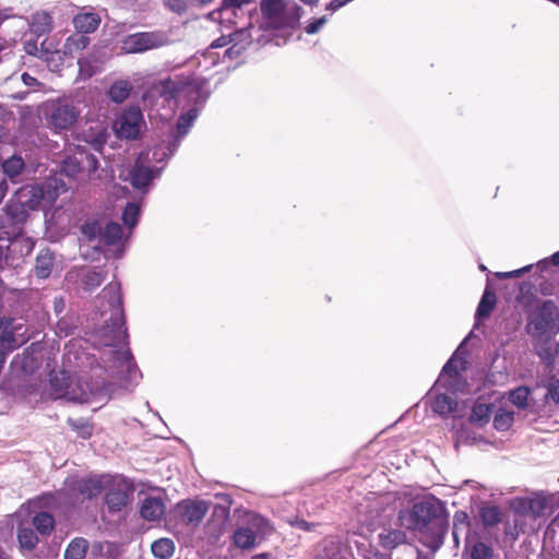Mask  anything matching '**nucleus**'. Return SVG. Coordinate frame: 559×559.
I'll use <instances>...</instances> for the list:
<instances>
[{
  "label": "nucleus",
  "mask_w": 559,
  "mask_h": 559,
  "mask_svg": "<svg viewBox=\"0 0 559 559\" xmlns=\"http://www.w3.org/2000/svg\"><path fill=\"white\" fill-rule=\"evenodd\" d=\"M79 155L83 160L82 169H86L88 173H94L97 169L98 162L94 155L85 154L83 152H80Z\"/></svg>",
  "instance_id": "45"
},
{
  "label": "nucleus",
  "mask_w": 559,
  "mask_h": 559,
  "mask_svg": "<svg viewBox=\"0 0 559 559\" xmlns=\"http://www.w3.org/2000/svg\"><path fill=\"white\" fill-rule=\"evenodd\" d=\"M52 185L49 182L46 186L40 185H28L22 187L15 194L16 200L23 206H26L28 210H35L41 200H47L48 202H53L58 195V186L55 185V191L51 192L50 189Z\"/></svg>",
  "instance_id": "5"
},
{
  "label": "nucleus",
  "mask_w": 559,
  "mask_h": 559,
  "mask_svg": "<svg viewBox=\"0 0 559 559\" xmlns=\"http://www.w3.org/2000/svg\"><path fill=\"white\" fill-rule=\"evenodd\" d=\"M165 512V506L159 498H146L141 507V515L148 521H156Z\"/></svg>",
  "instance_id": "18"
},
{
  "label": "nucleus",
  "mask_w": 559,
  "mask_h": 559,
  "mask_svg": "<svg viewBox=\"0 0 559 559\" xmlns=\"http://www.w3.org/2000/svg\"><path fill=\"white\" fill-rule=\"evenodd\" d=\"M200 88V83L194 79L182 78L162 81L157 86L156 91L168 98H180L190 97Z\"/></svg>",
  "instance_id": "8"
},
{
  "label": "nucleus",
  "mask_w": 559,
  "mask_h": 559,
  "mask_svg": "<svg viewBox=\"0 0 559 559\" xmlns=\"http://www.w3.org/2000/svg\"><path fill=\"white\" fill-rule=\"evenodd\" d=\"M82 163L80 155L68 157L62 163L61 171L68 177H75L82 170Z\"/></svg>",
  "instance_id": "32"
},
{
  "label": "nucleus",
  "mask_w": 559,
  "mask_h": 559,
  "mask_svg": "<svg viewBox=\"0 0 559 559\" xmlns=\"http://www.w3.org/2000/svg\"><path fill=\"white\" fill-rule=\"evenodd\" d=\"M480 518L486 526H493L501 521L500 511L495 506H487L481 508Z\"/></svg>",
  "instance_id": "35"
},
{
  "label": "nucleus",
  "mask_w": 559,
  "mask_h": 559,
  "mask_svg": "<svg viewBox=\"0 0 559 559\" xmlns=\"http://www.w3.org/2000/svg\"><path fill=\"white\" fill-rule=\"evenodd\" d=\"M19 543L24 549H33L38 543L36 534L31 528L21 527L17 534Z\"/></svg>",
  "instance_id": "36"
},
{
  "label": "nucleus",
  "mask_w": 559,
  "mask_h": 559,
  "mask_svg": "<svg viewBox=\"0 0 559 559\" xmlns=\"http://www.w3.org/2000/svg\"><path fill=\"white\" fill-rule=\"evenodd\" d=\"M558 317L559 310L556 305L549 300L545 301L531 313L527 330L537 336L556 334L559 332V323L556 322Z\"/></svg>",
  "instance_id": "4"
},
{
  "label": "nucleus",
  "mask_w": 559,
  "mask_h": 559,
  "mask_svg": "<svg viewBox=\"0 0 559 559\" xmlns=\"http://www.w3.org/2000/svg\"><path fill=\"white\" fill-rule=\"evenodd\" d=\"M490 409L485 404L474 406L471 420L475 423H486L489 420Z\"/></svg>",
  "instance_id": "43"
},
{
  "label": "nucleus",
  "mask_w": 559,
  "mask_h": 559,
  "mask_svg": "<svg viewBox=\"0 0 559 559\" xmlns=\"http://www.w3.org/2000/svg\"><path fill=\"white\" fill-rule=\"evenodd\" d=\"M198 117V111L195 109H191L188 112L180 116L177 122V131L180 136H183L188 133L190 127L193 121Z\"/></svg>",
  "instance_id": "37"
},
{
  "label": "nucleus",
  "mask_w": 559,
  "mask_h": 559,
  "mask_svg": "<svg viewBox=\"0 0 559 559\" xmlns=\"http://www.w3.org/2000/svg\"><path fill=\"white\" fill-rule=\"evenodd\" d=\"M154 159H156L157 162H162L164 157H167L168 154L166 152H163V155L162 157H157V151H154Z\"/></svg>",
  "instance_id": "56"
},
{
  "label": "nucleus",
  "mask_w": 559,
  "mask_h": 559,
  "mask_svg": "<svg viewBox=\"0 0 559 559\" xmlns=\"http://www.w3.org/2000/svg\"><path fill=\"white\" fill-rule=\"evenodd\" d=\"M53 264L52 254L49 251L41 252L36 260L35 273L40 278H46Z\"/></svg>",
  "instance_id": "28"
},
{
  "label": "nucleus",
  "mask_w": 559,
  "mask_h": 559,
  "mask_svg": "<svg viewBox=\"0 0 559 559\" xmlns=\"http://www.w3.org/2000/svg\"><path fill=\"white\" fill-rule=\"evenodd\" d=\"M471 558L472 559H491L492 558V549L481 542L475 543L471 548Z\"/></svg>",
  "instance_id": "40"
},
{
  "label": "nucleus",
  "mask_w": 559,
  "mask_h": 559,
  "mask_svg": "<svg viewBox=\"0 0 559 559\" xmlns=\"http://www.w3.org/2000/svg\"><path fill=\"white\" fill-rule=\"evenodd\" d=\"M107 57L103 51L94 50L86 57L79 59V75L81 79L86 80L100 71L102 66Z\"/></svg>",
  "instance_id": "14"
},
{
  "label": "nucleus",
  "mask_w": 559,
  "mask_h": 559,
  "mask_svg": "<svg viewBox=\"0 0 559 559\" xmlns=\"http://www.w3.org/2000/svg\"><path fill=\"white\" fill-rule=\"evenodd\" d=\"M531 389L528 386H519L509 393L510 402L520 409H525L528 406V397Z\"/></svg>",
  "instance_id": "27"
},
{
  "label": "nucleus",
  "mask_w": 559,
  "mask_h": 559,
  "mask_svg": "<svg viewBox=\"0 0 559 559\" xmlns=\"http://www.w3.org/2000/svg\"><path fill=\"white\" fill-rule=\"evenodd\" d=\"M164 44L165 37L159 33H135L122 40L121 50L126 53H140Z\"/></svg>",
  "instance_id": "7"
},
{
  "label": "nucleus",
  "mask_w": 559,
  "mask_h": 559,
  "mask_svg": "<svg viewBox=\"0 0 559 559\" xmlns=\"http://www.w3.org/2000/svg\"><path fill=\"white\" fill-rule=\"evenodd\" d=\"M557 353H558V355H559V343H558V347H557Z\"/></svg>",
  "instance_id": "62"
},
{
  "label": "nucleus",
  "mask_w": 559,
  "mask_h": 559,
  "mask_svg": "<svg viewBox=\"0 0 559 559\" xmlns=\"http://www.w3.org/2000/svg\"><path fill=\"white\" fill-rule=\"evenodd\" d=\"M546 389L545 402L559 404V379L551 378L546 384Z\"/></svg>",
  "instance_id": "41"
},
{
  "label": "nucleus",
  "mask_w": 559,
  "mask_h": 559,
  "mask_svg": "<svg viewBox=\"0 0 559 559\" xmlns=\"http://www.w3.org/2000/svg\"><path fill=\"white\" fill-rule=\"evenodd\" d=\"M5 190H7V185L4 182H2L1 187H0V200L4 197Z\"/></svg>",
  "instance_id": "59"
},
{
  "label": "nucleus",
  "mask_w": 559,
  "mask_h": 559,
  "mask_svg": "<svg viewBox=\"0 0 559 559\" xmlns=\"http://www.w3.org/2000/svg\"><path fill=\"white\" fill-rule=\"evenodd\" d=\"M52 28V17L50 16V14L48 12H45V11H40V12H36L35 14H33L32 16V22H31V31L40 36V35H44L48 32H50Z\"/></svg>",
  "instance_id": "20"
},
{
  "label": "nucleus",
  "mask_w": 559,
  "mask_h": 559,
  "mask_svg": "<svg viewBox=\"0 0 559 559\" xmlns=\"http://www.w3.org/2000/svg\"><path fill=\"white\" fill-rule=\"evenodd\" d=\"M262 26L270 29L282 31L284 35H290L299 14V8L295 3H286L284 0H262Z\"/></svg>",
  "instance_id": "2"
},
{
  "label": "nucleus",
  "mask_w": 559,
  "mask_h": 559,
  "mask_svg": "<svg viewBox=\"0 0 559 559\" xmlns=\"http://www.w3.org/2000/svg\"><path fill=\"white\" fill-rule=\"evenodd\" d=\"M105 485L110 486L106 495V503L111 511H120L129 502L132 493L129 483L121 477H108Z\"/></svg>",
  "instance_id": "9"
},
{
  "label": "nucleus",
  "mask_w": 559,
  "mask_h": 559,
  "mask_svg": "<svg viewBox=\"0 0 559 559\" xmlns=\"http://www.w3.org/2000/svg\"><path fill=\"white\" fill-rule=\"evenodd\" d=\"M139 215V205L135 203H128L122 214L124 225H127L130 228L134 227L138 223Z\"/></svg>",
  "instance_id": "39"
},
{
  "label": "nucleus",
  "mask_w": 559,
  "mask_h": 559,
  "mask_svg": "<svg viewBox=\"0 0 559 559\" xmlns=\"http://www.w3.org/2000/svg\"><path fill=\"white\" fill-rule=\"evenodd\" d=\"M121 237H122V228L119 224H117V223L107 224V226L104 230V234H103V238L106 243L115 245L121 239Z\"/></svg>",
  "instance_id": "38"
},
{
  "label": "nucleus",
  "mask_w": 559,
  "mask_h": 559,
  "mask_svg": "<svg viewBox=\"0 0 559 559\" xmlns=\"http://www.w3.org/2000/svg\"><path fill=\"white\" fill-rule=\"evenodd\" d=\"M107 478L108 477H91L85 479H69L68 485L73 490L79 491L81 495L87 498H93L100 493Z\"/></svg>",
  "instance_id": "16"
},
{
  "label": "nucleus",
  "mask_w": 559,
  "mask_h": 559,
  "mask_svg": "<svg viewBox=\"0 0 559 559\" xmlns=\"http://www.w3.org/2000/svg\"><path fill=\"white\" fill-rule=\"evenodd\" d=\"M325 23H326L325 16L316 19L306 26V32L308 34H316L324 26Z\"/></svg>",
  "instance_id": "46"
},
{
  "label": "nucleus",
  "mask_w": 559,
  "mask_h": 559,
  "mask_svg": "<svg viewBox=\"0 0 559 559\" xmlns=\"http://www.w3.org/2000/svg\"><path fill=\"white\" fill-rule=\"evenodd\" d=\"M242 48H243V47L237 48L236 46H234V47H231V48L227 49V50H226V53H228L229 56H231V55L234 53V51H235V52L238 55V53H240V51H241V49H242Z\"/></svg>",
  "instance_id": "55"
},
{
  "label": "nucleus",
  "mask_w": 559,
  "mask_h": 559,
  "mask_svg": "<svg viewBox=\"0 0 559 559\" xmlns=\"http://www.w3.org/2000/svg\"><path fill=\"white\" fill-rule=\"evenodd\" d=\"M152 179V170L143 165H135L131 173V182L138 189L145 188Z\"/></svg>",
  "instance_id": "21"
},
{
  "label": "nucleus",
  "mask_w": 559,
  "mask_h": 559,
  "mask_svg": "<svg viewBox=\"0 0 559 559\" xmlns=\"http://www.w3.org/2000/svg\"><path fill=\"white\" fill-rule=\"evenodd\" d=\"M28 211L29 210L26 206L19 203L16 198H14L7 207L8 214L16 223L24 222L27 217Z\"/></svg>",
  "instance_id": "34"
},
{
  "label": "nucleus",
  "mask_w": 559,
  "mask_h": 559,
  "mask_svg": "<svg viewBox=\"0 0 559 559\" xmlns=\"http://www.w3.org/2000/svg\"><path fill=\"white\" fill-rule=\"evenodd\" d=\"M496 305V295L492 292L485 290L480 302L477 307L476 316L478 318H487Z\"/></svg>",
  "instance_id": "29"
},
{
  "label": "nucleus",
  "mask_w": 559,
  "mask_h": 559,
  "mask_svg": "<svg viewBox=\"0 0 559 559\" xmlns=\"http://www.w3.org/2000/svg\"><path fill=\"white\" fill-rule=\"evenodd\" d=\"M295 526L304 531H309L311 528V524L306 522L305 520H297L295 522Z\"/></svg>",
  "instance_id": "52"
},
{
  "label": "nucleus",
  "mask_w": 559,
  "mask_h": 559,
  "mask_svg": "<svg viewBox=\"0 0 559 559\" xmlns=\"http://www.w3.org/2000/svg\"><path fill=\"white\" fill-rule=\"evenodd\" d=\"M514 420V414L511 411L500 409L493 419V426L497 430H508Z\"/></svg>",
  "instance_id": "33"
},
{
  "label": "nucleus",
  "mask_w": 559,
  "mask_h": 559,
  "mask_svg": "<svg viewBox=\"0 0 559 559\" xmlns=\"http://www.w3.org/2000/svg\"><path fill=\"white\" fill-rule=\"evenodd\" d=\"M51 395L55 399L66 397L79 403L94 402L102 395V390L91 386L87 382L78 379L70 380L67 372L60 371L51 376Z\"/></svg>",
  "instance_id": "3"
},
{
  "label": "nucleus",
  "mask_w": 559,
  "mask_h": 559,
  "mask_svg": "<svg viewBox=\"0 0 559 559\" xmlns=\"http://www.w3.org/2000/svg\"><path fill=\"white\" fill-rule=\"evenodd\" d=\"M527 267L515 270L512 272H506V273H498V277L500 278H509V277H518L520 276Z\"/></svg>",
  "instance_id": "49"
},
{
  "label": "nucleus",
  "mask_w": 559,
  "mask_h": 559,
  "mask_svg": "<svg viewBox=\"0 0 559 559\" xmlns=\"http://www.w3.org/2000/svg\"><path fill=\"white\" fill-rule=\"evenodd\" d=\"M25 163L21 156L13 155L2 163L3 173L10 178L14 179L23 173Z\"/></svg>",
  "instance_id": "22"
},
{
  "label": "nucleus",
  "mask_w": 559,
  "mask_h": 559,
  "mask_svg": "<svg viewBox=\"0 0 559 559\" xmlns=\"http://www.w3.org/2000/svg\"><path fill=\"white\" fill-rule=\"evenodd\" d=\"M209 510L205 501L186 500L177 504L176 511L182 522L195 525L200 523Z\"/></svg>",
  "instance_id": "11"
},
{
  "label": "nucleus",
  "mask_w": 559,
  "mask_h": 559,
  "mask_svg": "<svg viewBox=\"0 0 559 559\" xmlns=\"http://www.w3.org/2000/svg\"><path fill=\"white\" fill-rule=\"evenodd\" d=\"M144 126L143 115L139 108L126 109L115 121L114 131L117 136L133 140L138 138Z\"/></svg>",
  "instance_id": "6"
},
{
  "label": "nucleus",
  "mask_w": 559,
  "mask_h": 559,
  "mask_svg": "<svg viewBox=\"0 0 559 559\" xmlns=\"http://www.w3.org/2000/svg\"><path fill=\"white\" fill-rule=\"evenodd\" d=\"M102 299L107 301L110 311V325H106L102 333L105 337L104 345L107 347H120L107 352L106 368L115 377H123L124 373L135 372L131 353L124 347L127 331L124 329L123 311L121 308L120 286L117 283L108 284L102 292Z\"/></svg>",
  "instance_id": "1"
},
{
  "label": "nucleus",
  "mask_w": 559,
  "mask_h": 559,
  "mask_svg": "<svg viewBox=\"0 0 559 559\" xmlns=\"http://www.w3.org/2000/svg\"><path fill=\"white\" fill-rule=\"evenodd\" d=\"M227 44L226 39L224 37L219 38V39H216L215 41L212 43V47H223Z\"/></svg>",
  "instance_id": "54"
},
{
  "label": "nucleus",
  "mask_w": 559,
  "mask_h": 559,
  "mask_svg": "<svg viewBox=\"0 0 559 559\" xmlns=\"http://www.w3.org/2000/svg\"><path fill=\"white\" fill-rule=\"evenodd\" d=\"M248 0H224V3L226 5L231 7H240L242 3L247 2Z\"/></svg>",
  "instance_id": "53"
},
{
  "label": "nucleus",
  "mask_w": 559,
  "mask_h": 559,
  "mask_svg": "<svg viewBox=\"0 0 559 559\" xmlns=\"http://www.w3.org/2000/svg\"><path fill=\"white\" fill-rule=\"evenodd\" d=\"M432 508L428 502L415 503L409 513V524L407 527L412 530H423L431 520Z\"/></svg>",
  "instance_id": "17"
},
{
  "label": "nucleus",
  "mask_w": 559,
  "mask_h": 559,
  "mask_svg": "<svg viewBox=\"0 0 559 559\" xmlns=\"http://www.w3.org/2000/svg\"><path fill=\"white\" fill-rule=\"evenodd\" d=\"M102 22L98 13L92 9L83 8L72 19V24L78 33L85 35L94 33Z\"/></svg>",
  "instance_id": "12"
},
{
  "label": "nucleus",
  "mask_w": 559,
  "mask_h": 559,
  "mask_svg": "<svg viewBox=\"0 0 559 559\" xmlns=\"http://www.w3.org/2000/svg\"><path fill=\"white\" fill-rule=\"evenodd\" d=\"M86 550L87 542L84 538H75L67 547L64 559H83Z\"/></svg>",
  "instance_id": "26"
},
{
  "label": "nucleus",
  "mask_w": 559,
  "mask_h": 559,
  "mask_svg": "<svg viewBox=\"0 0 559 559\" xmlns=\"http://www.w3.org/2000/svg\"><path fill=\"white\" fill-rule=\"evenodd\" d=\"M468 518L464 512H456L453 518V536L457 539L459 531L463 528H467L468 526Z\"/></svg>",
  "instance_id": "44"
},
{
  "label": "nucleus",
  "mask_w": 559,
  "mask_h": 559,
  "mask_svg": "<svg viewBox=\"0 0 559 559\" xmlns=\"http://www.w3.org/2000/svg\"><path fill=\"white\" fill-rule=\"evenodd\" d=\"M379 538L383 547L392 549L404 543L405 534L399 530H384L380 533Z\"/></svg>",
  "instance_id": "23"
},
{
  "label": "nucleus",
  "mask_w": 559,
  "mask_h": 559,
  "mask_svg": "<svg viewBox=\"0 0 559 559\" xmlns=\"http://www.w3.org/2000/svg\"><path fill=\"white\" fill-rule=\"evenodd\" d=\"M195 2H198L199 4H206V3H210L212 0H194Z\"/></svg>",
  "instance_id": "61"
},
{
  "label": "nucleus",
  "mask_w": 559,
  "mask_h": 559,
  "mask_svg": "<svg viewBox=\"0 0 559 559\" xmlns=\"http://www.w3.org/2000/svg\"><path fill=\"white\" fill-rule=\"evenodd\" d=\"M152 552L156 558L168 559L173 556L175 547L173 540L160 538L152 544Z\"/></svg>",
  "instance_id": "25"
},
{
  "label": "nucleus",
  "mask_w": 559,
  "mask_h": 559,
  "mask_svg": "<svg viewBox=\"0 0 559 559\" xmlns=\"http://www.w3.org/2000/svg\"><path fill=\"white\" fill-rule=\"evenodd\" d=\"M33 523L39 533L48 534L53 528L55 520L51 514L47 512H40L35 515Z\"/></svg>",
  "instance_id": "30"
},
{
  "label": "nucleus",
  "mask_w": 559,
  "mask_h": 559,
  "mask_svg": "<svg viewBox=\"0 0 559 559\" xmlns=\"http://www.w3.org/2000/svg\"><path fill=\"white\" fill-rule=\"evenodd\" d=\"M104 281V277L99 272L90 271L84 275V288L86 290H93L98 287Z\"/></svg>",
  "instance_id": "42"
},
{
  "label": "nucleus",
  "mask_w": 559,
  "mask_h": 559,
  "mask_svg": "<svg viewBox=\"0 0 559 559\" xmlns=\"http://www.w3.org/2000/svg\"><path fill=\"white\" fill-rule=\"evenodd\" d=\"M75 107L68 104H59L50 115V123L55 129L64 130L70 128L79 117Z\"/></svg>",
  "instance_id": "13"
},
{
  "label": "nucleus",
  "mask_w": 559,
  "mask_h": 559,
  "mask_svg": "<svg viewBox=\"0 0 559 559\" xmlns=\"http://www.w3.org/2000/svg\"><path fill=\"white\" fill-rule=\"evenodd\" d=\"M456 364H457V360H456L454 357H452V358H451V359H450V360L444 365L442 372H443V373H447V374H450V376H452V374H456V373H457V366H456Z\"/></svg>",
  "instance_id": "48"
},
{
  "label": "nucleus",
  "mask_w": 559,
  "mask_h": 559,
  "mask_svg": "<svg viewBox=\"0 0 559 559\" xmlns=\"http://www.w3.org/2000/svg\"><path fill=\"white\" fill-rule=\"evenodd\" d=\"M259 536L252 527H239L234 534V542L238 548L250 549L257 546Z\"/></svg>",
  "instance_id": "19"
},
{
  "label": "nucleus",
  "mask_w": 559,
  "mask_h": 559,
  "mask_svg": "<svg viewBox=\"0 0 559 559\" xmlns=\"http://www.w3.org/2000/svg\"><path fill=\"white\" fill-rule=\"evenodd\" d=\"M455 406V401L447 394L437 395L431 405L433 412L439 415H448L454 412Z\"/></svg>",
  "instance_id": "24"
},
{
  "label": "nucleus",
  "mask_w": 559,
  "mask_h": 559,
  "mask_svg": "<svg viewBox=\"0 0 559 559\" xmlns=\"http://www.w3.org/2000/svg\"><path fill=\"white\" fill-rule=\"evenodd\" d=\"M36 50H37L36 45H32V46H31V45H27V46H26V51H27L28 53H35V51H36Z\"/></svg>",
  "instance_id": "58"
},
{
  "label": "nucleus",
  "mask_w": 559,
  "mask_h": 559,
  "mask_svg": "<svg viewBox=\"0 0 559 559\" xmlns=\"http://www.w3.org/2000/svg\"><path fill=\"white\" fill-rule=\"evenodd\" d=\"M544 508V500L534 499L531 502V509L535 512H539Z\"/></svg>",
  "instance_id": "51"
},
{
  "label": "nucleus",
  "mask_w": 559,
  "mask_h": 559,
  "mask_svg": "<svg viewBox=\"0 0 559 559\" xmlns=\"http://www.w3.org/2000/svg\"><path fill=\"white\" fill-rule=\"evenodd\" d=\"M551 260L554 264L559 265V251L552 254Z\"/></svg>",
  "instance_id": "60"
},
{
  "label": "nucleus",
  "mask_w": 559,
  "mask_h": 559,
  "mask_svg": "<svg viewBox=\"0 0 559 559\" xmlns=\"http://www.w3.org/2000/svg\"><path fill=\"white\" fill-rule=\"evenodd\" d=\"M22 81L26 86H31V87L37 83L36 79L27 73L22 74Z\"/></svg>",
  "instance_id": "50"
},
{
  "label": "nucleus",
  "mask_w": 559,
  "mask_h": 559,
  "mask_svg": "<svg viewBox=\"0 0 559 559\" xmlns=\"http://www.w3.org/2000/svg\"><path fill=\"white\" fill-rule=\"evenodd\" d=\"M539 356L543 360L547 361L551 355L548 350H546L545 353H539Z\"/></svg>",
  "instance_id": "57"
},
{
  "label": "nucleus",
  "mask_w": 559,
  "mask_h": 559,
  "mask_svg": "<svg viewBox=\"0 0 559 559\" xmlns=\"http://www.w3.org/2000/svg\"><path fill=\"white\" fill-rule=\"evenodd\" d=\"M107 123L104 120H86L81 127L79 139L99 151L107 141Z\"/></svg>",
  "instance_id": "10"
},
{
  "label": "nucleus",
  "mask_w": 559,
  "mask_h": 559,
  "mask_svg": "<svg viewBox=\"0 0 559 559\" xmlns=\"http://www.w3.org/2000/svg\"><path fill=\"white\" fill-rule=\"evenodd\" d=\"M131 85L127 81H119L112 84L109 90L111 99L116 103H122L130 94Z\"/></svg>",
  "instance_id": "31"
},
{
  "label": "nucleus",
  "mask_w": 559,
  "mask_h": 559,
  "mask_svg": "<svg viewBox=\"0 0 559 559\" xmlns=\"http://www.w3.org/2000/svg\"><path fill=\"white\" fill-rule=\"evenodd\" d=\"M88 45L90 38L76 32L66 39L61 50L55 51L50 58H47V62L49 67H51V60L55 58V56L60 58V53H62L66 57L72 58L75 53L82 51Z\"/></svg>",
  "instance_id": "15"
},
{
  "label": "nucleus",
  "mask_w": 559,
  "mask_h": 559,
  "mask_svg": "<svg viewBox=\"0 0 559 559\" xmlns=\"http://www.w3.org/2000/svg\"><path fill=\"white\" fill-rule=\"evenodd\" d=\"M165 4L175 12H182L186 9V3L183 0H165Z\"/></svg>",
  "instance_id": "47"
}]
</instances>
